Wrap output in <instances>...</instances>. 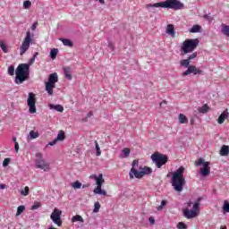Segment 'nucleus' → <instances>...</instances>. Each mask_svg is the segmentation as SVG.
Segmentation results:
<instances>
[{
	"mask_svg": "<svg viewBox=\"0 0 229 229\" xmlns=\"http://www.w3.org/2000/svg\"><path fill=\"white\" fill-rule=\"evenodd\" d=\"M0 189L3 191L6 189V184H0Z\"/></svg>",
	"mask_w": 229,
	"mask_h": 229,
	"instance_id": "57",
	"label": "nucleus"
},
{
	"mask_svg": "<svg viewBox=\"0 0 229 229\" xmlns=\"http://www.w3.org/2000/svg\"><path fill=\"white\" fill-rule=\"evenodd\" d=\"M55 140L58 141L65 140V131H60Z\"/></svg>",
	"mask_w": 229,
	"mask_h": 229,
	"instance_id": "28",
	"label": "nucleus"
},
{
	"mask_svg": "<svg viewBox=\"0 0 229 229\" xmlns=\"http://www.w3.org/2000/svg\"><path fill=\"white\" fill-rule=\"evenodd\" d=\"M13 141L14 144H15V142H17V138H16V137H13Z\"/></svg>",
	"mask_w": 229,
	"mask_h": 229,
	"instance_id": "61",
	"label": "nucleus"
},
{
	"mask_svg": "<svg viewBox=\"0 0 229 229\" xmlns=\"http://www.w3.org/2000/svg\"><path fill=\"white\" fill-rule=\"evenodd\" d=\"M102 186H97L93 192L98 194L99 196H106V191L101 188Z\"/></svg>",
	"mask_w": 229,
	"mask_h": 229,
	"instance_id": "21",
	"label": "nucleus"
},
{
	"mask_svg": "<svg viewBox=\"0 0 229 229\" xmlns=\"http://www.w3.org/2000/svg\"><path fill=\"white\" fill-rule=\"evenodd\" d=\"M129 176L131 180H133V178H137L138 180H140V178H144L142 175V172L140 170H137V168L131 167L129 172Z\"/></svg>",
	"mask_w": 229,
	"mask_h": 229,
	"instance_id": "13",
	"label": "nucleus"
},
{
	"mask_svg": "<svg viewBox=\"0 0 229 229\" xmlns=\"http://www.w3.org/2000/svg\"><path fill=\"white\" fill-rule=\"evenodd\" d=\"M177 228L178 229H187V225L183 222H179L177 224Z\"/></svg>",
	"mask_w": 229,
	"mask_h": 229,
	"instance_id": "44",
	"label": "nucleus"
},
{
	"mask_svg": "<svg viewBox=\"0 0 229 229\" xmlns=\"http://www.w3.org/2000/svg\"><path fill=\"white\" fill-rule=\"evenodd\" d=\"M148 221H149L150 225H155V218L153 216H150L148 218Z\"/></svg>",
	"mask_w": 229,
	"mask_h": 229,
	"instance_id": "52",
	"label": "nucleus"
},
{
	"mask_svg": "<svg viewBox=\"0 0 229 229\" xmlns=\"http://www.w3.org/2000/svg\"><path fill=\"white\" fill-rule=\"evenodd\" d=\"M58 142V140L55 139L52 141L48 142V146H55Z\"/></svg>",
	"mask_w": 229,
	"mask_h": 229,
	"instance_id": "49",
	"label": "nucleus"
},
{
	"mask_svg": "<svg viewBox=\"0 0 229 229\" xmlns=\"http://www.w3.org/2000/svg\"><path fill=\"white\" fill-rule=\"evenodd\" d=\"M131 150L129 148H125L122 150L120 154V158H128L130 157Z\"/></svg>",
	"mask_w": 229,
	"mask_h": 229,
	"instance_id": "23",
	"label": "nucleus"
},
{
	"mask_svg": "<svg viewBox=\"0 0 229 229\" xmlns=\"http://www.w3.org/2000/svg\"><path fill=\"white\" fill-rule=\"evenodd\" d=\"M187 205L189 208H191V207H192V202L190 200V201H188Z\"/></svg>",
	"mask_w": 229,
	"mask_h": 229,
	"instance_id": "60",
	"label": "nucleus"
},
{
	"mask_svg": "<svg viewBox=\"0 0 229 229\" xmlns=\"http://www.w3.org/2000/svg\"><path fill=\"white\" fill-rule=\"evenodd\" d=\"M132 167L135 169V165H139V161L134 160L131 164Z\"/></svg>",
	"mask_w": 229,
	"mask_h": 229,
	"instance_id": "53",
	"label": "nucleus"
},
{
	"mask_svg": "<svg viewBox=\"0 0 229 229\" xmlns=\"http://www.w3.org/2000/svg\"><path fill=\"white\" fill-rule=\"evenodd\" d=\"M151 160L156 164L157 169H160L162 165H165L166 162H169V157L165 154H152Z\"/></svg>",
	"mask_w": 229,
	"mask_h": 229,
	"instance_id": "8",
	"label": "nucleus"
},
{
	"mask_svg": "<svg viewBox=\"0 0 229 229\" xmlns=\"http://www.w3.org/2000/svg\"><path fill=\"white\" fill-rule=\"evenodd\" d=\"M21 196H28L30 194V187L26 186L24 190L21 191Z\"/></svg>",
	"mask_w": 229,
	"mask_h": 229,
	"instance_id": "42",
	"label": "nucleus"
},
{
	"mask_svg": "<svg viewBox=\"0 0 229 229\" xmlns=\"http://www.w3.org/2000/svg\"><path fill=\"white\" fill-rule=\"evenodd\" d=\"M81 186H82V184H81V182L80 181H75V182H72V187L73 189H81Z\"/></svg>",
	"mask_w": 229,
	"mask_h": 229,
	"instance_id": "38",
	"label": "nucleus"
},
{
	"mask_svg": "<svg viewBox=\"0 0 229 229\" xmlns=\"http://www.w3.org/2000/svg\"><path fill=\"white\" fill-rule=\"evenodd\" d=\"M82 189H87L89 187H90V183H88V184H82Z\"/></svg>",
	"mask_w": 229,
	"mask_h": 229,
	"instance_id": "54",
	"label": "nucleus"
},
{
	"mask_svg": "<svg viewBox=\"0 0 229 229\" xmlns=\"http://www.w3.org/2000/svg\"><path fill=\"white\" fill-rule=\"evenodd\" d=\"M195 165H203L202 169H210V162L205 161L202 157H199Z\"/></svg>",
	"mask_w": 229,
	"mask_h": 229,
	"instance_id": "14",
	"label": "nucleus"
},
{
	"mask_svg": "<svg viewBox=\"0 0 229 229\" xmlns=\"http://www.w3.org/2000/svg\"><path fill=\"white\" fill-rule=\"evenodd\" d=\"M198 58V52H194L190 55L187 59H182L180 61L181 67H184L187 69L184 72H182V76H189V74H194V76L198 74H203V70H199V68L195 65H191V62Z\"/></svg>",
	"mask_w": 229,
	"mask_h": 229,
	"instance_id": "3",
	"label": "nucleus"
},
{
	"mask_svg": "<svg viewBox=\"0 0 229 229\" xmlns=\"http://www.w3.org/2000/svg\"><path fill=\"white\" fill-rule=\"evenodd\" d=\"M0 47L4 53H8V47H6L4 41L0 40Z\"/></svg>",
	"mask_w": 229,
	"mask_h": 229,
	"instance_id": "36",
	"label": "nucleus"
},
{
	"mask_svg": "<svg viewBox=\"0 0 229 229\" xmlns=\"http://www.w3.org/2000/svg\"><path fill=\"white\" fill-rule=\"evenodd\" d=\"M185 171V167L180 166L175 172L172 174L171 183L174 187V190L176 192H182L183 191V187H185V177L183 176V173Z\"/></svg>",
	"mask_w": 229,
	"mask_h": 229,
	"instance_id": "4",
	"label": "nucleus"
},
{
	"mask_svg": "<svg viewBox=\"0 0 229 229\" xmlns=\"http://www.w3.org/2000/svg\"><path fill=\"white\" fill-rule=\"evenodd\" d=\"M92 115H94V114L92 113V111H89L87 114V117H92Z\"/></svg>",
	"mask_w": 229,
	"mask_h": 229,
	"instance_id": "55",
	"label": "nucleus"
},
{
	"mask_svg": "<svg viewBox=\"0 0 229 229\" xmlns=\"http://www.w3.org/2000/svg\"><path fill=\"white\" fill-rule=\"evenodd\" d=\"M38 208H40V204L39 202L36 201L34 204L31 206V210H38Z\"/></svg>",
	"mask_w": 229,
	"mask_h": 229,
	"instance_id": "45",
	"label": "nucleus"
},
{
	"mask_svg": "<svg viewBox=\"0 0 229 229\" xmlns=\"http://www.w3.org/2000/svg\"><path fill=\"white\" fill-rule=\"evenodd\" d=\"M108 47H110V49L112 50V51H114V49H115V47H114V43H112V42H108Z\"/></svg>",
	"mask_w": 229,
	"mask_h": 229,
	"instance_id": "51",
	"label": "nucleus"
},
{
	"mask_svg": "<svg viewBox=\"0 0 229 229\" xmlns=\"http://www.w3.org/2000/svg\"><path fill=\"white\" fill-rule=\"evenodd\" d=\"M23 8H24V10H30V8H31V1L26 0L23 3Z\"/></svg>",
	"mask_w": 229,
	"mask_h": 229,
	"instance_id": "40",
	"label": "nucleus"
},
{
	"mask_svg": "<svg viewBox=\"0 0 229 229\" xmlns=\"http://www.w3.org/2000/svg\"><path fill=\"white\" fill-rule=\"evenodd\" d=\"M147 10H149V12H152V13H155L157 11L155 8H167V10H183L185 8V5L178 1V0H165L164 2H159L156 4H146Z\"/></svg>",
	"mask_w": 229,
	"mask_h": 229,
	"instance_id": "2",
	"label": "nucleus"
},
{
	"mask_svg": "<svg viewBox=\"0 0 229 229\" xmlns=\"http://www.w3.org/2000/svg\"><path fill=\"white\" fill-rule=\"evenodd\" d=\"M98 175H96V174H92V175H90L89 176V178H93V180H97V178H98Z\"/></svg>",
	"mask_w": 229,
	"mask_h": 229,
	"instance_id": "56",
	"label": "nucleus"
},
{
	"mask_svg": "<svg viewBox=\"0 0 229 229\" xmlns=\"http://www.w3.org/2000/svg\"><path fill=\"white\" fill-rule=\"evenodd\" d=\"M57 55H58V48H53L50 51V58L52 60H55Z\"/></svg>",
	"mask_w": 229,
	"mask_h": 229,
	"instance_id": "31",
	"label": "nucleus"
},
{
	"mask_svg": "<svg viewBox=\"0 0 229 229\" xmlns=\"http://www.w3.org/2000/svg\"><path fill=\"white\" fill-rule=\"evenodd\" d=\"M208 110H210V108L208 107V106L207 104H205L201 107H199V109H198L199 114H207L208 112Z\"/></svg>",
	"mask_w": 229,
	"mask_h": 229,
	"instance_id": "30",
	"label": "nucleus"
},
{
	"mask_svg": "<svg viewBox=\"0 0 229 229\" xmlns=\"http://www.w3.org/2000/svg\"><path fill=\"white\" fill-rule=\"evenodd\" d=\"M198 46H199V39L198 38L184 40L181 47V56H185V55L192 53Z\"/></svg>",
	"mask_w": 229,
	"mask_h": 229,
	"instance_id": "5",
	"label": "nucleus"
},
{
	"mask_svg": "<svg viewBox=\"0 0 229 229\" xmlns=\"http://www.w3.org/2000/svg\"><path fill=\"white\" fill-rule=\"evenodd\" d=\"M37 159L35 160L36 167L37 169H42L46 173L49 172L51 170V167L49 166V164L44 160L42 157V153L38 152L36 153Z\"/></svg>",
	"mask_w": 229,
	"mask_h": 229,
	"instance_id": "9",
	"label": "nucleus"
},
{
	"mask_svg": "<svg viewBox=\"0 0 229 229\" xmlns=\"http://www.w3.org/2000/svg\"><path fill=\"white\" fill-rule=\"evenodd\" d=\"M139 171H141V174L143 176H146V174H151L153 173V170L151 169V167L148 166H139L138 167Z\"/></svg>",
	"mask_w": 229,
	"mask_h": 229,
	"instance_id": "17",
	"label": "nucleus"
},
{
	"mask_svg": "<svg viewBox=\"0 0 229 229\" xmlns=\"http://www.w3.org/2000/svg\"><path fill=\"white\" fill-rule=\"evenodd\" d=\"M84 223L85 220H83V217L80 215H76L72 217V223Z\"/></svg>",
	"mask_w": 229,
	"mask_h": 229,
	"instance_id": "27",
	"label": "nucleus"
},
{
	"mask_svg": "<svg viewBox=\"0 0 229 229\" xmlns=\"http://www.w3.org/2000/svg\"><path fill=\"white\" fill-rule=\"evenodd\" d=\"M38 56V52H36L33 56L29 61V64H21L15 70V80L14 83L16 85H21L24 83V81H28L30 80V66L35 64V58Z\"/></svg>",
	"mask_w": 229,
	"mask_h": 229,
	"instance_id": "1",
	"label": "nucleus"
},
{
	"mask_svg": "<svg viewBox=\"0 0 229 229\" xmlns=\"http://www.w3.org/2000/svg\"><path fill=\"white\" fill-rule=\"evenodd\" d=\"M95 1H98L99 4H105V0H95Z\"/></svg>",
	"mask_w": 229,
	"mask_h": 229,
	"instance_id": "58",
	"label": "nucleus"
},
{
	"mask_svg": "<svg viewBox=\"0 0 229 229\" xmlns=\"http://www.w3.org/2000/svg\"><path fill=\"white\" fill-rule=\"evenodd\" d=\"M199 174H201L203 178H207V176L210 174V168H200Z\"/></svg>",
	"mask_w": 229,
	"mask_h": 229,
	"instance_id": "25",
	"label": "nucleus"
},
{
	"mask_svg": "<svg viewBox=\"0 0 229 229\" xmlns=\"http://www.w3.org/2000/svg\"><path fill=\"white\" fill-rule=\"evenodd\" d=\"M63 71L64 73V78L69 81H71V80H72V69L70 66H66L63 68Z\"/></svg>",
	"mask_w": 229,
	"mask_h": 229,
	"instance_id": "15",
	"label": "nucleus"
},
{
	"mask_svg": "<svg viewBox=\"0 0 229 229\" xmlns=\"http://www.w3.org/2000/svg\"><path fill=\"white\" fill-rule=\"evenodd\" d=\"M203 19H204V21H208V22H209V24L212 23L214 21V17H212L208 14H204Z\"/></svg>",
	"mask_w": 229,
	"mask_h": 229,
	"instance_id": "41",
	"label": "nucleus"
},
{
	"mask_svg": "<svg viewBox=\"0 0 229 229\" xmlns=\"http://www.w3.org/2000/svg\"><path fill=\"white\" fill-rule=\"evenodd\" d=\"M14 151H15L16 153H19V142H15V143H14Z\"/></svg>",
	"mask_w": 229,
	"mask_h": 229,
	"instance_id": "50",
	"label": "nucleus"
},
{
	"mask_svg": "<svg viewBox=\"0 0 229 229\" xmlns=\"http://www.w3.org/2000/svg\"><path fill=\"white\" fill-rule=\"evenodd\" d=\"M24 210H26V207L25 206H19L17 208L16 216H21V214H22V212H24Z\"/></svg>",
	"mask_w": 229,
	"mask_h": 229,
	"instance_id": "39",
	"label": "nucleus"
},
{
	"mask_svg": "<svg viewBox=\"0 0 229 229\" xmlns=\"http://www.w3.org/2000/svg\"><path fill=\"white\" fill-rule=\"evenodd\" d=\"M229 154V146L223 145L220 148V155L221 157H228Z\"/></svg>",
	"mask_w": 229,
	"mask_h": 229,
	"instance_id": "20",
	"label": "nucleus"
},
{
	"mask_svg": "<svg viewBox=\"0 0 229 229\" xmlns=\"http://www.w3.org/2000/svg\"><path fill=\"white\" fill-rule=\"evenodd\" d=\"M203 198L199 197L196 199L195 203L193 204L192 209L190 210L189 208H186L182 210V214L186 219H194L196 216H198V211H199V203Z\"/></svg>",
	"mask_w": 229,
	"mask_h": 229,
	"instance_id": "6",
	"label": "nucleus"
},
{
	"mask_svg": "<svg viewBox=\"0 0 229 229\" xmlns=\"http://www.w3.org/2000/svg\"><path fill=\"white\" fill-rule=\"evenodd\" d=\"M200 32H201V26L200 25H194L190 30V33H200Z\"/></svg>",
	"mask_w": 229,
	"mask_h": 229,
	"instance_id": "29",
	"label": "nucleus"
},
{
	"mask_svg": "<svg viewBox=\"0 0 229 229\" xmlns=\"http://www.w3.org/2000/svg\"><path fill=\"white\" fill-rule=\"evenodd\" d=\"M222 33L223 35H225V37L229 38V25H224L222 28Z\"/></svg>",
	"mask_w": 229,
	"mask_h": 229,
	"instance_id": "33",
	"label": "nucleus"
},
{
	"mask_svg": "<svg viewBox=\"0 0 229 229\" xmlns=\"http://www.w3.org/2000/svg\"><path fill=\"white\" fill-rule=\"evenodd\" d=\"M229 117V113L228 110H225L218 117L217 119V123L218 124H223V123H225V121H226V119H228Z\"/></svg>",
	"mask_w": 229,
	"mask_h": 229,
	"instance_id": "16",
	"label": "nucleus"
},
{
	"mask_svg": "<svg viewBox=\"0 0 229 229\" xmlns=\"http://www.w3.org/2000/svg\"><path fill=\"white\" fill-rule=\"evenodd\" d=\"M179 123L180 124H187L189 123V119H187V116L183 114H179Z\"/></svg>",
	"mask_w": 229,
	"mask_h": 229,
	"instance_id": "26",
	"label": "nucleus"
},
{
	"mask_svg": "<svg viewBox=\"0 0 229 229\" xmlns=\"http://www.w3.org/2000/svg\"><path fill=\"white\" fill-rule=\"evenodd\" d=\"M95 149H96V156L101 157V148H99V143H98L97 140H95Z\"/></svg>",
	"mask_w": 229,
	"mask_h": 229,
	"instance_id": "32",
	"label": "nucleus"
},
{
	"mask_svg": "<svg viewBox=\"0 0 229 229\" xmlns=\"http://www.w3.org/2000/svg\"><path fill=\"white\" fill-rule=\"evenodd\" d=\"M105 183V179H103V174H99L98 178L96 179L97 187H102Z\"/></svg>",
	"mask_w": 229,
	"mask_h": 229,
	"instance_id": "22",
	"label": "nucleus"
},
{
	"mask_svg": "<svg viewBox=\"0 0 229 229\" xmlns=\"http://www.w3.org/2000/svg\"><path fill=\"white\" fill-rule=\"evenodd\" d=\"M61 42L64 44V46H66L67 47H72L74 46V43L69 38H60Z\"/></svg>",
	"mask_w": 229,
	"mask_h": 229,
	"instance_id": "24",
	"label": "nucleus"
},
{
	"mask_svg": "<svg viewBox=\"0 0 229 229\" xmlns=\"http://www.w3.org/2000/svg\"><path fill=\"white\" fill-rule=\"evenodd\" d=\"M37 26H38V21H35L32 25H31V30L32 31H35L37 30Z\"/></svg>",
	"mask_w": 229,
	"mask_h": 229,
	"instance_id": "48",
	"label": "nucleus"
},
{
	"mask_svg": "<svg viewBox=\"0 0 229 229\" xmlns=\"http://www.w3.org/2000/svg\"><path fill=\"white\" fill-rule=\"evenodd\" d=\"M167 205V201L166 200H162L161 201V205L158 206L157 210H162L164 208V207H165Z\"/></svg>",
	"mask_w": 229,
	"mask_h": 229,
	"instance_id": "46",
	"label": "nucleus"
},
{
	"mask_svg": "<svg viewBox=\"0 0 229 229\" xmlns=\"http://www.w3.org/2000/svg\"><path fill=\"white\" fill-rule=\"evenodd\" d=\"M166 33L167 35H170V37L174 38L176 35V32L174 31V25L168 24L166 27Z\"/></svg>",
	"mask_w": 229,
	"mask_h": 229,
	"instance_id": "18",
	"label": "nucleus"
},
{
	"mask_svg": "<svg viewBox=\"0 0 229 229\" xmlns=\"http://www.w3.org/2000/svg\"><path fill=\"white\" fill-rule=\"evenodd\" d=\"M37 100L35 99V93H29V98L27 99V105L29 106L30 114L37 113V106H35Z\"/></svg>",
	"mask_w": 229,
	"mask_h": 229,
	"instance_id": "11",
	"label": "nucleus"
},
{
	"mask_svg": "<svg viewBox=\"0 0 229 229\" xmlns=\"http://www.w3.org/2000/svg\"><path fill=\"white\" fill-rule=\"evenodd\" d=\"M56 83H58V73L54 72L49 75L48 81L46 82V91L49 96H53V89L56 87Z\"/></svg>",
	"mask_w": 229,
	"mask_h": 229,
	"instance_id": "7",
	"label": "nucleus"
},
{
	"mask_svg": "<svg viewBox=\"0 0 229 229\" xmlns=\"http://www.w3.org/2000/svg\"><path fill=\"white\" fill-rule=\"evenodd\" d=\"M223 210L224 212H226V213L229 212V202L227 200H225L224 202Z\"/></svg>",
	"mask_w": 229,
	"mask_h": 229,
	"instance_id": "43",
	"label": "nucleus"
},
{
	"mask_svg": "<svg viewBox=\"0 0 229 229\" xmlns=\"http://www.w3.org/2000/svg\"><path fill=\"white\" fill-rule=\"evenodd\" d=\"M162 105H167V101L164 100L163 102L160 103V106H162Z\"/></svg>",
	"mask_w": 229,
	"mask_h": 229,
	"instance_id": "59",
	"label": "nucleus"
},
{
	"mask_svg": "<svg viewBox=\"0 0 229 229\" xmlns=\"http://www.w3.org/2000/svg\"><path fill=\"white\" fill-rule=\"evenodd\" d=\"M50 110H55V112H64V106L62 105H55V104H49L48 105Z\"/></svg>",
	"mask_w": 229,
	"mask_h": 229,
	"instance_id": "19",
	"label": "nucleus"
},
{
	"mask_svg": "<svg viewBox=\"0 0 229 229\" xmlns=\"http://www.w3.org/2000/svg\"><path fill=\"white\" fill-rule=\"evenodd\" d=\"M99 208H101V204H99V202H95L93 213L98 214V212H99Z\"/></svg>",
	"mask_w": 229,
	"mask_h": 229,
	"instance_id": "35",
	"label": "nucleus"
},
{
	"mask_svg": "<svg viewBox=\"0 0 229 229\" xmlns=\"http://www.w3.org/2000/svg\"><path fill=\"white\" fill-rule=\"evenodd\" d=\"M8 74L9 76H13L15 74V66L13 64L8 67Z\"/></svg>",
	"mask_w": 229,
	"mask_h": 229,
	"instance_id": "34",
	"label": "nucleus"
},
{
	"mask_svg": "<svg viewBox=\"0 0 229 229\" xmlns=\"http://www.w3.org/2000/svg\"><path fill=\"white\" fill-rule=\"evenodd\" d=\"M10 162H11L10 157L5 158L3 162V167H8V164H10Z\"/></svg>",
	"mask_w": 229,
	"mask_h": 229,
	"instance_id": "47",
	"label": "nucleus"
},
{
	"mask_svg": "<svg viewBox=\"0 0 229 229\" xmlns=\"http://www.w3.org/2000/svg\"><path fill=\"white\" fill-rule=\"evenodd\" d=\"M84 121L87 123V121H89V117L87 116L86 118H84Z\"/></svg>",
	"mask_w": 229,
	"mask_h": 229,
	"instance_id": "62",
	"label": "nucleus"
},
{
	"mask_svg": "<svg viewBox=\"0 0 229 229\" xmlns=\"http://www.w3.org/2000/svg\"><path fill=\"white\" fill-rule=\"evenodd\" d=\"M50 219H52L55 225L57 226H62V210L55 208L50 215Z\"/></svg>",
	"mask_w": 229,
	"mask_h": 229,
	"instance_id": "12",
	"label": "nucleus"
},
{
	"mask_svg": "<svg viewBox=\"0 0 229 229\" xmlns=\"http://www.w3.org/2000/svg\"><path fill=\"white\" fill-rule=\"evenodd\" d=\"M29 137L30 139L33 140V139H38V132H36L35 131H30L29 133Z\"/></svg>",
	"mask_w": 229,
	"mask_h": 229,
	"instance_id": "37",
	"label": "nucleus"
},
{
	"mask_svg": "<svg viewBox=\"0 0 229 229\" xmlns=\"http://www.w3.org/2000/svg\"><path fill=\"white\" fill-rule=\"evenodd\" d=\"M30 44H31V32L28 31L26 37L20 47V55L22 56L26 51L30 49Z\"/></svg>",
	"mask_w": 229,
	"mask_h": 229,
	"instance_id": "10",
	"label": "nucleus"
}]
</instances>
